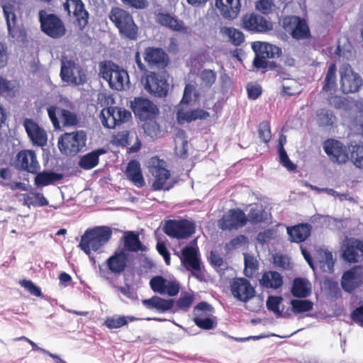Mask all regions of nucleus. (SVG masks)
<instances>
[{
	"label": "nucleus",
	"mask_w": 363,
	"mask_h": 363,
	"mask_svg": "<svg viewBox=\"0 0 363 363\" xmlns=\"http://www.w3.org/2000/svg\"><path fill=\"white\" fill-rule=\"evenodd\" d=\"M318 264L325 272L332 273L334 267V259L331 252L320 250L318 252Z\"/></svg>",
	"instance_id": "nucleus-40"
},
{
	"label": "nucleus",
	"mask_w": 363,
	"mask_h": 363,
	"mask_svg": "<svg viewBox=\"0 0 363 363\" xmlns=\"http://www.w3.org/2000/svg\"><path fill=\"white\" fill-rule=\"evenodd\" d=\"M155 21L162 26L166 27L173 31L185 33L187 28L182 20L178 19L175 16L163 11L161 9L156 10L154 13Z\"/></svg>",
	"instance_id": "nucleus-25"
},
{
	"label": "nucleus",
	"mask_w": 363,
	"mask_h": 363,
	"mask_svg": "<svg viewBox=\"0 0 363 363\" xmlns=\"http://www.w3.org/2000/svg\"><path fill=\"white\" fill-rule=\"evenodd\" d=\"M64 9L70 16L71 13L76 18L78 26L83 29L88 23L89 13L84 9V5L81 0H66Z\"/></svg>",
	"instance_id": "nucleus-27"
},
{
	"label": "nucleus",
	"mask_w": 363,
	"mask_h": 363,
	"mask_svg": "<svg viewBox=\"0 0 363 363\" xmlns=\"http://www.w3.org/2000/svg\"><path fill=\"white\" fill-rule=\"evenodd\" d=\"M292 311L294 313L308 312L313 309V303L309 300L294 299L291 301Z\"/></svg>",
	"instance_id": "nucleus-48"
},
{
	"label": "nucleus",
	"mask_w": 363,
	"mask_h": 363,
	"mask_svg": "<svg viewBox=\"0 0 363 363\" xmlns=\"http://www.w3.org/2000/svg\"><path fill=\"white\" fill-rule=\"evenodd\" d=\"M282 300V298L279 296H269L267 301V308L279 315L281 314V311H279V305L281 304Z\"/></svg>",
	"instance_id": "nucleus-54"
},
{
	"label": "nucleus",
	"mask_w": 363,
	"mask_h": 363,
	"mask_svg": "<svg viewBox=\"0 0 363 363\" xmlns=\"http://www.w3.org/2000/svg\"><path fill=\"white\" fill-rule=\"evenodd\" d=\"M111 235V230L106 226L88 229L82 236L79 247L86 255H90L91 251H98L107 243Z\"/></svg>",
	"instance_id": "nucleus-2"
},
{
	"label": "nucleus",
	"mask_w": 363,
	"mask_h": 363,
	"mask_svg": "<svg viewBox=\"0 0 363 363\" xmlns=\"http://www.w3.org/2000/svg\"><path fill=\"white\" fill-rule=\"evenodd\" d=\"M201 79L206 86L211 87L216 81V74L211 69H204L201 72Z\"/></svg>",
	"instance_id": "nucleus-55"
},
{
	"label": "nucleus",
	"mask_w": 363,
	"mask_h": 363,
	"mask_svg": "<svg viewBox=\"0 0 363 363\" xmlns=\"http://www.w3.org/2000/svg\"><path fill=\"white\" fill-rule=\"evenodd\" d=\"M230 289L233 296L238 301L247 303L253 300L255 306L247 307L251 311H257L263 306V300L259 296H256V291L250 281L245 278H235L230 284Z\"/></svg>",
	"instance_id": "nucleus-1"
},
{
	"label": "nucleus",
	"mask_w": 363,
	"mask_h": 363,
	"mask_svg": "<svg viewBox=\"0 0 363 363\" xmlns=\"http://www.w3.org/2000/svg\"><path fill=\"white\" fill-rule=\"evenodd\" d=\"M248 96L251 99H256L260 95L262 89L259 84H248L247 86Z\"/></svg>",
	"instance_id": "nucleus-61"
},
{
	"label": "nucleus",
	"mask_w": 363,
	"mask_h": 363,
	"mask_svg": "<svg viewBox=\"0 0 363 363\" xmlns=\"http://www.w3.org/2000/svg\"><path fill=\"white\" fill-rule=\"evenodd\" d=\"M109 18L124 36L130 40L137 38L138 27L129 13L119 8H114L111 11Z\"/></svg>",
	"instance_id": "nucleus-4"
},
{
	"label": "nucleus",
	"mask_w": 363,
	"mask_h": 363,
	"mask_svg": "<svg viewBox=\"0 0 363 363\" xmlns=\"http://www.w3.org/2000/svg\"><path fill=\"white\" fill-rule=\"evenodd\" d=\"M20 284L21 286L24 287L28 291H29L32 295L35 296H41L42 293L40 289L35 286L31 281L30 280H22L20 281Z\"/></svg>",
	"instance_id": "nucleus-59"
},
{
	"label": "nucleus",
	"mask_w": 363,
	"mask_h": 363,
	"mask_svg": "<svg viewBox=\"0 0 363 363\" xmlns=\"http://www.w3.org/2000/svg\"><path fill=\"white\" fill-rule=\"evenodd\" d=\"M128 261L127 254L125 251L116 253L107 259V265L111 272L119 274L124 271Z\"/></svg>",
	"instance_id": "nucleus-33"
},
{
	"label": "nucleus",
	"mask_w": 363,
	"mask_h": 363,
	"mask_svg": "<svg viewBox=\"0 0 363 363\" xmlns=\"http://www.w3.org/2000/svg\"><path fill=\"white\" fill-rule=\"evenodd\" d=\"M177 120L181 124L184 123H189L197 119H206L209 117L210 114L208 112L197 108L191 111H186L183 108H180L177 111Z\"/></svg>",
	"instance_id": "nucleus-31"
},
{
	"label": "nucleus",
	"mask_w": 363,
	"mask_h": 363,
	"mask_svg": "<svg viewBox=\"0 0 363 363\" xmlns=\"http://www.w3.org/2000/svg\"><path fill=\"white\" fill-rule=\"evenodd\" d=\"M6 187L12 191H26L28 190V185L26 183L18 182L13 179L9 184H5Z\"/></svg>",
	"instance_id": "nucleus-62"
},
{
	"label": "nucleus",
	"mask_w": 363,
	"mask_h": 363,
	"mask_svg": "<svg viewBox=\"0 0 363 363\" xmlns=\"http://www.w3.org/2000/svg\"><path fill=\"white\" fill-rule=\"evenodd\" d=\"M259 135L264 143H268L270 140L272 135L269 123L267 121H263L259 124Z\"/></svg>",
	"instance_id": "nucleus-56"
},
{
	"label": "nucleus",
	"mask_w": 363,
	"mask_h": 363,
	"mask_svg": "<svg viewBox=\"0 0 363 363\" xmlns=\"http://www.w3.org/2000/svg\"><path fill=\"white\" fill-rule=\"evenodd\" d=\"M286 142V138L282 135L279 140V157L280 163L288 170L292 171L296 168V166L290 160L284 148V145Z\"/></svg>",
	"instance_id": "nucleus-46"
},
{
	"label": "nucleus",
	"mask_w": 363,
	"mask_h": 363,
	"mask_svg": "<svg viewBox=\"0 0 363 363\" xmlns=\"http://www.w3.org/2000/svg\"><path fill=\"white\" fill-rule=\"evenodd\" d=\"M16 165L21 170L31 174H36L40 166L37 160L36 155L33 150H21L16 156Z\"/></svg>",
	"instance_id": "nucleus-24"
},
{
	"label": "nucleus",
	"mask_w": 363,
	"mask_h": 363,
	"mask_svg": "<svg viewBox=\"0 0 363 363\" xmlns=\"http://www.w3.org/2000/svg\"><path fill=\"white\" fill-rule=\"evenodd\" d=\"M259 284L264 288L277 289L283 285V278L277 272L269 271L262 274Z\"/></svg>",
	"instance_id": "nucleus-34"
},
{
	"label": "nucleus",
	"mask_w": 363,
	"mask_h": 363,
	"mask_svg": "<svg viewBox=\"0 0 363 363\" xmlns=\"http://www.w3.org/2000/svg\"><path fill=\"white\" fill-rule=\"evenodd\" d=\"M244 274L247 277H252L258 270V262L254 256L248 254L244 255Z\"/></svg>",
	"instance_id": "nucleus-47"
},
{
	"label": "nucleus",
	"mask_w": 363,
	"mask_h": 363,
	"mask_svg": "<svg viewBox=\"0 0 363 363\" xmlns=\"http://www.w3.org/2000/svg\"><path fill=\"white\" fill-rule=\"evenodd\" d=\"M122 2L130 7L137 9H143L148 6V2L147 0H121Z\"/></svg>",
	"instance_id": "nucleus-63"
},
{
	"label": "nucleus",
	"mask_w": 363,
	"mask_h": 363,
	"mask_svg": "<svg viewBox=\"0 0 363 363\" xmlns=\"http://www.w3.org/2000/svg\"><path fill=\"white\" fill-rule=\"evenodd\" d=\"M247 221V217L243 211L240 209H231L219 220L218 226L222 230L238 229L244 226Z\"/></svg>",
	"instance_id": "nucleus-19"
},
{
	"label": "nucleus",
	"mask_w": 363,
	"mask_h": 363,
	"mask_svg": "<svg viewBox=\"0 0 363 363\" xmlns=\"http://www.w3.org/2000/svg\"><path fill=\"white\" fill-rule=\"evenodd\" d=\"M194 321L197 326L205 330H210L216 326L214 318L204 317L201 313L195 316Z\"/></svg>",
	"instance_id": "nucleus-52"
},
{
	"label": "nucleus",
	"mask_w": 363,
	"mask_h": 363,
	"mask_svg": "<svg viewBox=\"0 0 363 363\" xmlns=\"http://www.w3.org/2000/svg\"><path fill=\"white\" fill-rule=\"evenodd\" d=\"M1 4L9 33L12 37H14L16 35L15 26L16 22V15L15 13L16 1L15 0H2Z\"/></svg>",
	"instance_id": "nucleus-30"
},
{
	"label": "nucleus",
	"mask_w": 363,
	"mask_h": 363,
	"mask_svg": "<svg viewBox=\"0 0 363 363\" xmlns=\"http://www.w3.org/2000/svg\"><path fill=\"white\" fill-rule=\"evenodd\" d=\"M144 59L150 67H164L167 64V55L160 48H147Z\"/></svg>",
	"instance_id": "nucleus-29"
},
{
	"label": "nucleus",
	"mask_w": 363,
	"mask_h": 363,
	"mask_svg": "<svg viewBox=\"0 0 363 363\" xmlns=\"http://www.w3.org/2000/svg\"><path fill=\"white\" fill-rule=\"evenodd\" d=\"M131 117L132 115L129 111L116 106L104 108L100 113L102 125L108 128H115L128 122Z\"/></svg>",
	"instance_id": "nucleus-8"
},
{
	"label": "nucleus",
	"mask_w": 363,
	"mask_h": 363,
	"mask_svg": "<svg viewBox=\"0 0 363 363\" xmlns=\"http://www.w3.org/2000/svg\"><path fill=\"white\" fill-rule=\"evenodd\" d=\"M274 264L276 267L284 269H288L291 267L289 258L287 256L280 254H276L274 256Z\"/></svg>",
	"instance_id": "nucleus-57"
},
{
	"label": "nucleus",
	"mask_w": 363,
	"mask_h": 363,
	"mask_svg": "<svg viewBox=\"0 0 363 363\" xmlns=\"http://www.w3.org/2000/svg\"><path fill=\"white\" fill-rule=\"evenodd\" d=\"M342 257L350 263L363 259V242L354 238L346 240L342 245Z\"/></svg>",
	"instance_id": "nucleus-22"
},
{
	"label": "nucleus",
	"mask_w": 363,
	"mask_h": 363,
	"mask_svg": "<svg viewBox=\"0 0 363 363\" xmlns=\"http://www.w3.org/2000/svg\"><path fill=\"white\" fill-rule=\"evenodd\" d=\"M181 260L187 269H191V276L198 280L204 279V274L201 271L200 259L198 257L196 250L193 247H186L182 250Z\"/></svg>",
	"instance_id": "nucleus-17"
},
{
	"label": "nucleus",
	"mask_w": 363,
	"mask_h": 363,
	"mask_svg": "<svg viewBox=\"0 0 363 363\" xmlns=\"http://www.w3.org/2000/svg\"><path fill=\"white\" fill-rule=\"evenodd\" d=\"M60 77L63 82L79 85L85 82V74L81 66L73 58L63 57L61 60Z\"/></svg>",
	"instance_id": "nucleus-7"
},
{
	"label": "nucleus",
	"mask_w": 363,
	"mask_h": 363,
	"mask_svg": "<svg viewBox=\"0 0 363 363\" xmlns=\"http://www.w3.org/2000/svg\"><path fill=\"white\" fill-rule=\"evenodd\" d=\"M315 120L320 126L328 128L335 123L336 117L332 111L323 108L317 111Z\"/></svg>",
	"instance_id": "nucleus-43"
},
{
	"label": "nucleus",
	"mask_w": 363,
	"mask_h": 363,
	"mask_svg": "<svg viewBox=\"0 0 363 363\" xmlns=\"http://www.w3.org/2000/svg\"><path fill=\"white\" fill-rule=\"evenodd\" d=\"M289 240L294 242L304 241L311 234V226L308 224H299L287 228Z\"/></svg>",
	"instance_id": "nucleus-32"
},
{
	"label": "nucleus",
	"mask_w": 363,
	"mask_h": 363,
	"mask_svg": "<svg viewBox=\"0 0 363 363\" xmlns=\"http://www.w3.org/2000/svg\"><path fill=\"white\" fill-rule=\"evenodd\" d=\"M243 28L255 33H264L272 28V23L263 16L255 13H247L242 18Z\"/></svg>",
	"instance_id": "nucleus-21"
},
{
	"label": "nucleus",
	"mask_w": 363,
	"mask_h": 363,
	"mask_svg": "<svg viewBox=\"0 0 363 363\" xmlns=\"http://www.w3.org/2000/svg\"><path fill=\"white\" fill-rule=\"evenodd\" d=\"M100 74L113 89L121 91L129 86L128 72L110 61L100 65Z\"/></svg>",
	"instance_id": "nucleus-3"
},
{
	"label": "nucleus",
	"mask_w": 363,
	"mask_h": 363,
	"mask_svg": "<svg viewBox=\"0 0 363 363\" xmlns=\"http://www.w3.org/2000/svg\"><path fill=\"white\" fill-rule=\"evenodd\" d=\"M138 320L134 316L114 315L108 318L105 321V325L109 329H116L128 324V322H133Z\"/></svg>",
	"instance_id": "nucleus-45"
},
{
	"label": "nucleus",
	"mask_w": 363,
	"mask_h": 363,
	"mask_svg": "<svg viewBox=\"0 0 363 363\" xmlns=\"http://www.w3.org/2000/svg\"><path fill=\"white\" fill-rule=\"evenodd\" d=\"M323 149L330 160L337 164H344L349 160L347 147L336 140L330 139L323 144Z\"/></svg>",
	"instance_id": "nucleus-16"
},
{
	"label": "nucleus",
	"mask_w": 363,
	"mask_h": 363,
	"mask_svg": "<svg viewBox=\"0 0 363 363\" xmlns=\"http://www.w3.org/2000/svg\"><path fill=\"white\" fill-rule=\"evenodd\" d=\"M86 134L84 130L66 133L58 140L60 152L67 155H75L86 145Z\"/></svg>",
	"instance_id": "nucleus-5"
},
{
	"label": "nucleus",
	"mask_w": 363,
	"mask_h": 363,
	"mask_svg": "<svg viewBox=\"0 0 363 363\" xmlns=\"http://www.w3.org/2000/svg\"><path fill=\"white\" fill-rule=\"evenodd\" d=\"M164 231L172 238L184 239L194 233L195 225L187 220H170L164 226Z\"/></svg>",
	"instance_id": "nucleus-11"
},
{
	"label": "nucleus",
	"mask_w": 363,
	"mask_h": 363,
	"mask_svg": "<svg viewBox=\"0 0 363 363\" xmlns=\"http://www.w3.org/2000/svg\"><path fill=\"white\" fill-rule=\"evenodd\" d=\"M267 218V212L259 208H251L247 216V220L252 224L259 223Z\"/></svg>",
	"instance_id": "nucleus-51"
},
{
	"label": "nucleus",
	"mask_w": 363,
	"mask_h": 363,
	"mask_svg": "<svg viewBox=\"0 0 363 363\" xmlns=\"http://www.w3.org/2000/svg\"><path fill=\"white\" fill-rule=\"evenodd\" d=\"M104 153H106L105 150L99 149L85 155L82 157L79 162L80 167L85 169L94 168L99 163V156Z\"/></svg>",
	"instance_id": "nucleus-42"
},
{
	"label": "nucleus",
	"mask_w": 363,
	"mask_h": 363,
	"mask_svg": "<svg viewBox=\"0 0 363 363\" xmlns=\"http://www.w3.org/2000/svg\"><path fill=\"white\" fill-rule=\"evenodd\" d=\"M142 303L147 308H155L160 312L170 310L174 305L173 300H165L158 296H153L151 298L144 299Z\"/></svg>",
	"instance_id": "nucleus-36"
},
{
	"label": "nucleus",
	"mask_w": 363,
	"mask_h": 363,
	"mask_svg": "<svg viewBox=\"0 0 363 363\" xmlns=\"http://www.w3.org/2000/svg\"><path fill=\"white\" fill-rule=\"evenodd\" d=\"M336 85V65L333 63L330 65L326 73L325 79V84L323 89L325 91H331Z\"/></svg>",
	"instance_id": "nucleus-49"
},
{
	"label": "nucleus",
	"mask_w": 363,
	"mask_h": 363,
	"mask_svg": "<svg viewBox=\"0 0 363 363\" xmlns=\"http://www.w3.org/2000/svg\"><path fill=\"white\" fill-rule=\"evenodd\" d=\"M341 89L344 93L357 91L362 85V79L350 65L344 64L340 68Z\"/></svg>",
	"instance_id": "nucleus-13"
},
{
	"label": "nucleus",
	"mask_w": 363,
	"mask_h": 363,
	"mask_svg": "<svg viewBox=\"0 0 363 363\" xmlns=\"http://www.w3.org/2000/svg\"><path fill=\"white\" fill-rule=\"evenodd\" d=\"M274 3L272 0H259L256 3V9L263 14L272 12Z\"/></svg>",
	"instance_id": "nucleus-58"
},
{
	"label": "nucleus",
	"mask_w": 363,
	"mask_h": 363,
	"mask_svg": "<svg viewBox=\"0 0 363 363\" xmlns=\"http://www.w3.org/2000/svg\"><path fill=\"white\" fill-rule=\"evenodd\" d=\"M291 292L296 297H307L311 293V284L305 279L296 278L294 281Z\"/></svg>",
	"instance_id": "nucleus-38"
},
{
	"label": "nucleus",
	"mask_w": 363,
	"mask_h": 363,
	"mask_svg": "<svg viewBox=\"0 0 363 363\" xmlns=\"http://www.w3.org/2000/svg\"><path fill=\"white\" fill-rule=\"evenodd\" d=\"M40 21L43 31L48 35L57 38L65 33V28L62 21L54 14L43 15L40 13Z\"/></svg>",
	"instance_id": "nucleus-15"
},
{
	"label": "nucleus",
	"mask_w": 363,
	"mask_h": 363,
	"mask_svg": "<svg viewBox=\"0 0 363 363\" xmlns=\"http://www.w3.org/2000/svg\"><path fill=\"white\" fill-rule=\"evenodd\" d=\"M125 174L136 186L142 187L145 185V180L143 177L140 166L138 162L131 160L128 164Z\"/></svg>",
	"instance_id": "nucleus-35"
},
{
	"label": "nucleus",
	"mask_w": 363,
	"mask_h": 363,
	"mask_svg": "<svg viewBox=\"0 0 363 363\" xmlns=\"http://www.w3.org/2000/svg\"><path fill=\"white\" fill-rule=\"evenodd\" d=\"M16 171L10 167H4L0 169V185L6 187L5 184H9L15 179Z\"/></svg>",
	"instance_id": "nucleus-53"
},
{
	"label": "nucleus",
	"mask_w": 363,
	"mask_h": 363,
	"mask_svg": "<svg viewBox=\"0 0 363 363\" xmlns=\"http://www.w3.org/2000/svg\"><path fill=\"white\" fill-rule=\"evenodd\" d=\"M199 96V93L196 90V87L192 84H187L185 86L182 104H189L192 101H196Z\"/></svg>",
	"instance_id": "nucleus-50"
},
{
	"label": "nucleus",
	"mask_w": 363,
	"mask_h": 363,
	"mask_svg": "<svg viewBox=\"0 0 363 363\" xmlns=\"http://www.w3.org/2000/svg\"><path fill=\"white\" fill-rule=\"evenodd\" d=\"M363 283V266L357 265L345 272L341 279L342 289L351 292Z\"/></svg>",
	"instance_id": "nucleus-23"
},
{
	"label": "nucleus",
	"mask_w": 363,
	"mask_h": 363,
	"mask_svg": "<svg viewBox=\"0 0 363 363\" xmlns=\"http://www.w3.org/2000/svg\"><path fill=\"white\" fill-rule=\"evenodd\" d=\"M125 250L130 252L145 251L146 247L142 245L138 234L128 232L124 237Z\"/></svg>",
	"instance_id": "nucleus-39"
},
{
	"label": "nucleus",
	"mask_w": 363,
	"mask_h": 363,
	"mask_svg": "<svg viewBox=\"0 0 363 363\" xmlns=\"http://www.w3.org/2000/svg\"><path fill=\"white\" fill-rule=\"evenodd\" d=\"M193 296L189 294L182 295L177 301V306L183 310L186 311L192 304Z\"/></svg>",
	"instance_id": "nucleus-60"
},
{
	"label": "nucleus",
	"mask_w": 363,
	"mask_h": 363,
	"mask_svg": "<svg viewBox=\"0 0 363 363\" xmlns=\"http://www.w3.org/2000/svg\"><path fill=\"white\" fill-rule=\"evenodd\" d=\"M351 318L354 323L363 326V305L353 311Z\"/></svg>",
	"instance_id": "nucleus-64"
},
{
	"label": "nucleus",
	"mask_w": 363,
	"mask_h": 363,
	"mask_svg": "<svg viewBox=\"0 0 363 363\" xmlns=\"http://www.w3.org/2000/svg\"><path fill=\"white\" fill-rule=\"evenodd\" d=\"M132 109L136 116L141 121H152L158 113V108L149 99L138 97L135 98L131 104Z\"/></svg>",
	"instance_id": "nucleus-18"
},
{
	"label": "nucleus",
	"mask_w": 363,
	"mask_h": 363,
	"mask_svg": "<svg viewBox=\"0 0 363 363\" xmlns=\"http://www.w3.org/2000/svg\"><path fill=\"white\" fill-rule=\"evenodd\" d=\"M282 26L284 30L291 33L296 39L307 38L310 35L309 28L304 19L298 16H289L283 19Z\"/></svg>",
	"instance_id": "nucleus-14"
},
{
	"label": "nucleus",
	"mask_w": 363,
	"mask_h": 363,
	"mask_svg": "<svg viewBox=\"0 0 363 363\" xmlns=\"http://www.w3.org/2000/svg\"><path fill=\"white\" fill-rule=\"evenodd\" d=\"M349 159L358 168H363V143L352 142L347 145Z\"/></svg>",
	"instance_id": "nucleus-37"
},
{
	"label": "nucleus",
	"mask_w": 363,
	"mask_h": 363,
	"mask_svg": "<svg viewBox=\"0 0 363 363\" xmlns=\"http://www.w3.org/2000/svg\"><path fill=\"white\" fill-rule=\"evenodd\" d=\"M165 162L157 157H152L150 162V172L155 177L152 183L154 190H169L170 186H166V182L169 178V172L165 168Z\"/></svg>",
	"instance_id": "nucleus-12"
},
{
	"label": "nucleus",
	"mask_w": 363,
	"mask_h": 363,
	"mask_svg": "<svg viewBox=\"0 0 363 363\" xmlns=\"http://www.w3.org/2000/svg\"><path fill=\"white\" fill-rule=\"evenodd\" d=\"M220 33L224 37L227 38L228 41L234 45H240L245 40V36L242 32L235 28H221Z\"/></svg>",
	"instance_id": "nucleus-41"
},
{
	"label": "nucleus",
	"mask_w": 363,
	"mask_h": 363,
	"mask_svg": "<svg viewBox=\"0 0 363 363\" xmlns=\"http://www.w3.org/2000/svg\"><path fill=\"white\" fill-rule=\"evenodd\" d=\"M47 111L55 129L76 127L80 121L76 113L55 106L48 107Z\"/></svg>",
	"instance_id": "nucleus-6"
},
{
	"label": "nucleus",
	"mask_w": 363,
	"mask_h": 363,
	"mask_svg": "<svg viewBox=\"0 0 363 363\" xmlns=\"http://www.w3.org/2000/svg\"><path fill=\"white\" fill-rule=\"evenodd\" d=\"M37 175L35 178V184L37 186H47L55 182L59 181L62 178V174L54 173V172H43L40 173H36Z\"/></svg>",
	"instance_id": "nucleus-44"
},
{
	"label": "nucleus",
	"mask_w": 363,
	"mask_h": 363,
	"mask_svg": "<svg viewBox=\"0 0 363 363\" xmlns=\"http://www.w3.org/2000/svg\"><path fill=\"white\" fill-rule=\"evenodd\" d=\"M252 47L255 52L253 64L258 68L267 67L268 58L279 57L281 53V50L279 47L267 43L255 42Z\"/></svg>",
	"instance_id": "nucleus-9"
},
{
	"label": "nucleus",
	"mask_w": 363,
	"mask_h": 363,
	"mask_svg": "<svg viewBox=\"0 0 363 363\" xmlns=\"http://www.w3.org/2000/svg\"><path fill=\"white\" fill-rule=\"evenodd\" d=\"M216 7L224 18L233 20L240 13V0H216Z\"/></svg>",
	"instance_id": "nucleus-28"
},
{
	"label": "nucleus",
	"mask_w": 363,
	"mask_h": 363,
	"mask_svg": "<svg viewBox=\"0 0 363 363\" xmlns=\"http://www.w3.org/2000/svg\"><path fill=\"white\" fill-rule=\"evenodd\" d=\"M142 83L145 89L155 96L161 98L167 94L169 84L162 74L150 72L142 78Z\"/></svg>",
	"instance_id": "nucleus-10"
},
{
	"label": "nucleus",
	"mask_w": 363,
	"mask_h": 363,
	"mask_svg": "<svg viewBox=\"0 0 363 363\" xmlns=\"http://www.w3.org/2000/svg\"><path fill=\"white\" fill-rule=\"evenodd\" d=\"M150 285L153 291L160 294L174 296L179 291V284L176 280L167 279L162 276L152 277L150 281Z\"/></svg>",
	"instance_id": "nucleus-20"
},
{
	"label": "nucleus",
	"mask_w": 363,
	"mask_h": 363,
	"mask_svg": "<svg viewBox=\"0 0 363 363\" xmlns=\"http://www.w3.org/2000/svg\"><path fill=\"white\" fill-rule=\"evenodd\" d=\"M23 126L33 145L40 147L46 145L48 140L46 131L40 127L37 123L32 119L26 118L23 121Z\"/></svg>",
	"instance_id": "nucleus-26"
}]
</instances>
